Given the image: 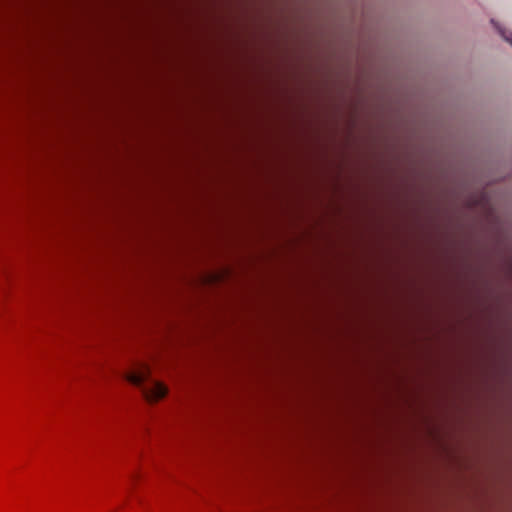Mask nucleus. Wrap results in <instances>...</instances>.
Returning <instances> with one entry per match:
<instances>
[{
  "instance_id": "1",
  "label": "nucleus",
  "mask_w": 512,
  "mask_h": 512,
  "mask_svg": "<svg viewBox=\"0 0 512 512\" xmlns=\"http://www.w3.org/2000/svg\"><path fill=\"white\" fill-rule=\"evenodd\" d=\"M149 377L150 371L145 365L140 366L137 371L126 375L127 381L140 388L143 396L148 401H158L167 394V388L160 382L150 380Z\"/></svg>"
},
{
  "instance_id": "2",
  "label": "nucleus",
  "mask_w": 512,
  "mask_h": 512,
  "mask_svg": "<svg viewBox=\"0 0 512 512\" xmlns=\"http://www.w3.org/2000/svg\"><path fill=\"white\" fill-rule=\"evenodd\" d=\"M499 33L501 34V36L508 42L512 45V32L510 31H507L505 29H502L500 27H497Z\"/></svg>"
},
{
  "instance_id": "3",
  "label": "nucleus",
  "mask_w": 512,
  "mask_h": 512,
  "mask_svg": "<svg viewBox=\"0 0 512 512\" xmlns=\"http://www.w3.org/2000/svg\"><path fill=\"white\" fill-rule=\"evenodd\" d=\"M387 237H388V236L386 235V238H387ZM385 255H386V259H387V258H388V251H387V250H386V252H385Z\"/></svg>"
}]
</instances>
